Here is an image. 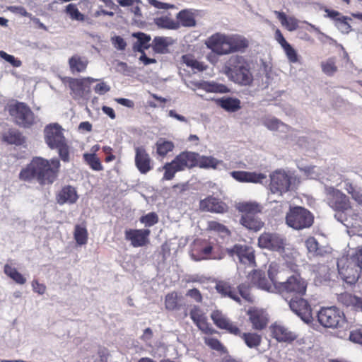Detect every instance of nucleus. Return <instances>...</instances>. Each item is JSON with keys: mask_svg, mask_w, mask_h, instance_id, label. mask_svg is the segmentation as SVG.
<instances>
[{"mask_svg": "<svg viewBox=\"0 0 362 362\" xmlns=\"http://www.w3.org/2000/svg\"><path fill=\"white\" fill-rule=\"evenodd\" d=\"M139 221L146 227H151L158 222V216L155 212H151L145 216H142Z\"/></svg>", "mask_w": 362, "mask_h": 362, "instance_id": "5fc2aeb1", "label": "nucleus"}, {"mask_svg": "<svg viewBox=\"0 0 362 362\" xmlns=\"http://www.w3.org/2000/svg\"><path fill=\"white\" fill-rule=\"evenodd\" d=\"M88 61L84 57L75 54L69 59V65L72 73L83 72L86 69Z\"/></svg>", "mask_w": 362, "mask_h": 362, "instance_id": "c756f323", "label": "nucleus"}, {"mask_svg": "<svg viewBox=\"0 0 362 362\" xmlns=\"http://www.w3.org/2000/svg\"><path fill=\"white\" fill-rule=\"evenodd\" d=\"M209 228L213 230L218 231L221 233H228V230L226 228V227L216 221H211L209 223Z\"/></svg>", "mask_w": 362, "mask_h": 362, "instance_id": "338daca9", "label": "nucleus"}, {"mask_svg": "<svg viewBox=\"0 0 362 362\" xmlns=\"http://www.w3.org/2000/svg\"><path fill=\"white\" fill-rule=\"evenodd\" d=\"M199 206L202 211L214 213H223L227 211V206L225 203L212 197L202 200Z\"/></svg>", "mask_w": 362, "mask_h": 362, "instance_id": "b1692460", "label": "nucleus"}, {"mask_svg": "<svg viewBox=\"0 0 362 362\" xmlns=\"http://www.w3.org/2000/svg\"><path fill=\"white\" fill-rule=\"evenodd\" d=\"M141 4H133L134 6H129V11L134 14L135 21H140L142 18V13L140 5Z\"/></svg>", "mask_w": 362, "mask_h": 362, "instance_id": "69168bd1", "label": "nucleus"}, {"mask_svg": "<svg viewBox=\"0 0 362 362\" xmlns=\"http://www.w3.org/2000/svg\"><path fill=\"white\" fill-rule=\"evenodd\" d=\"M189 315L198 328L205 333L211 334L214 331L206 322V317L204 312L196 305H194L189 313Z\"/></svg>", "mask_w": 362, "mask_h": 362, "instance_id": "5701e85b", "label": "nucleus"}, {"mask_svg": "<svg viewBox=\"0 0 362 362\" xmlns=\"http://www.w3.org/2000/svg\"><path fill=\"white\" fill-rule=\"evenodd\" d=\"M199 154L191 151H183L176 156L171 162H168L162 167L164 170L163 180H171L177 172L191 169L197 164Z\"/></svg>", "mask_w": 362, "mask_h": 362, "instance_id": "7ed1b4c3", "label": "nucleus"}, {"mask_svg": "<svg viewBox=\"0 0 362 362\" xmlns=\"http://www.w3.org/2000/svg\"><path fill=\"white\" fill-rule=\"evenodd\" d=\"M248 46V41L245 37L232 35H230V54L243 51Z\"/></svg>", "mask_w": 362, "mask_h": 362, "instance_id": "473e14b6", "label": "nucleus"}, {"mask_svg": "<svg viewBox=\"0 0 362 362\" xmlns=\"http://www.w3.org/2000/svg\"><path fill=\"white\" fill-rule=\"evenodd\" d=\"M261 124L269 131H280L286 132L288 130V126L284 124L278 118L271 115H266L261 117Z\"/></svg>", "mask_w": 362, "mask_h": 362, "instance_id": "393cba45", "label": "nucleus"}, {"mask_svg": "<svg viewBox=\"0 0 362 362\" xmlns=\"http://www.w3.org/2000/svg\"><path fill=\"white\" fill-rule=\"evenodd\" d=\"M221 163V160H218L212 156H200L199 155L197 165L201 168H211L215 169Z\"/></svg>", "mask_w": 362, "mask_h": 362, "instance_id": "37998d69", "label": "nucleus"}, {"mask_svg": "<svg viewBox=\"0 0 362 362\" xmlns=\"http://www.w3.org/2000/svg\"><path fill=\"white\" fill-rule=\"evenodd\" d=\"M346 17L339 18L337 19L336 26L344 33H348L351 30V25L347 23Z\"/></svg>", "mask_w": 362, "mask_h": 362, "instance_id": "0e129e2a", "label": "nucleus"}, {"mask_svg": "<svg viewBox=\"0 0 362 362\" xmlns=\"http://www.w3.org/2000/svg\"><path fill=\"white\" fill-rule=\"evenodd\" d=\"M320 66L322 72L328 76H332L338 71L337 59L335 57H329L322 61Z\"/></svg>", "mask_w": 362, "mask_h": 362, "instance_id": "ea45409f", "label": "nucleus"}, {"mask_svg": "<svg viewBox=\"0 0 362 362\" xmlns=\"http://www.w3.org/2000/svg\"><path fill=\"white\" fill-rule=\"evenodd\" d=\"M325 193L328 205L337 211L335 218L346 226L349 224L346 222L347 218L344 213L351 209L349 198L341 191L333 187H325Z\"/></svg>", "mask_w": 362, "mask_h": 362, "instance_id": "39448f33", "label": "nucleus"}, {"mask_svg": "<svg viewBox=\"0 0 362 362\" xmlns=\"http://www.w3.org/2000/svg\"><path fill=\"white\" fill-rule=\"evenodd\" d=\"M226 251L230 257H237L241 263L250 266L255 265V254L252 247L236 244L230 248H227Z\"/></svg>", "mask_w": 362, "mask_h": 362, "instance_id": "ddd939ff", "label": "nucleus"}, {"mask_svg": "<svg viewBox=\"0 0 362 362\" xmlns=\"http://www.w3.org/2000/svg\"><path fill=\"white\" fill-rule=\"evenodd\" d=\"M206 47L218 55L230 54V35L216 33L206 42Z\"/></svg>", "mask_w": 362, "mask_h": 362, "instance_id": "9d476101", "label": "nucleus"}, {"mask_svg": "<svg viewBox=\"0 0 362 362\" xmlns=\"http://www.w3.org/2000/svg\"><path fill=\"white\" fill-rule=\"evenodd\" d=\"M337 267L339 275L347 284L356 282L362 273V247L357 248L346 262L344 259L339 260Z\"/></svg>", "mask_w": 362, "mask_h": 362, "instance_id": "20e7f679", "label": "nucleus"}, {"mask_svg": "<svg viewBox=\"0 0 362 362\" xmlns=\"http://www.w3.org/2000/svg\"><path fill=\"white\" fill-rule=\"evenodd\" d=\"M62 131L58 124H49L45 128V140L51 149H54L56 146L66 141Z\"/></svg>", "mask_w": 362, "mask_h": 362, "instance_id": "4468645a", "label": "nucleus"}, {"mask_svg": "<svg viewBox=\"0 0 362 362\" xmlns=\"http://www.w3.org/2000/svg\"><path fill=\"white\" fill-rule=\"evenodd\" d=\"M78 198L76 189L70 185L64 187L57 195V203L60 205L74 204Z\"/></svg>", "mask_w": 362, "mask_h": 362, "instance_id": "a878e982", "label": "nucleus"}, {"mask_svg": "<svg viewBox=\"0 0 362 362\" xmlns=\"http://www.w3.org/2000/svg\"><path fill=\"white\" fill-rule=\"evenodd\" d=\"M155 24L162 28L176 30L179 28L180 23L168 16H161L154 19Z\"/></svg>", "mask_w": 362, "mask_h": 362, "instance_id": "79ce46f5", "label": "nucleus"}, {"mask_svg": "<svg viewBox=\"0 0 362 362\" xmlns=\"http://www.w3.org/2000/svg\"><path fill=\"white\" fill-rule=\"evenodd\" d=\"M66 13L69 16L72 20L78 21H83L85 16L78 9L76 4H69L66 7Z\"/></svg>", "mask_w": 362, "mask_h": 362, "instance_id": "3c124183", "label": "nucleus"}, {"mask_svg": "<svg viewBox=\"0 0 362 362\" xmlns=\"http://www.w3.org/2000/svg\"><path fill=\"white\" fill-rule=\"evenodd\" d=\"M187 86L192 90H195L196 88L204 90L207 92H214V93H227L229 91L228 88L221 83H218L216 82H208V81H200V82H193L190 81L189 83H185Z\"/></svg>", "mask_w": 362, "mask_h": 362, "instance_id": "412c9836", "label": "nucleus"}, {"mask_svg": "<svg viewBox=\"0 0 362 362\" xmlns=\"http://www.w3.org/2000/svg\"><path fill=\"white\" fill-rule=\"evenodd\" d=\"M240 223L246 228L255 231L260 230L264 225L257 215H242Z\"/></svg>", "mask_w": 362, "mask_h": 362, "instance_id": "c85d7f7f", "label": "nucleus"}, {"mask_svg": "<svg viewBox=\"0 0 362 362\" xmlns=\"http://www.w3.org/2000/svg\"><path fill=\"white\" fill-rule=\"evenodd\" d=\"M299 168L310 179H317L319 177L318 169L315 166H304L299 167Z\"/></svg>", "mask_w": 362, "mask_h": 362, "instance_id": "052dcab7", "label": "nucleus"}, {"mask_svg": "<svg viewBox=\"0 0 362 362\" xmlns=\"http://www.w3.org/2000/svg\"><path fill=\"white\" fill-rule=\"evenodd\" d=\"M274 14L280 21L282 26L285 27L288 31H294L298 28V21L295 17H287L285 13L277 11H274Z\"/></svg>", "mask_w": 362, "mask_h": 362, "instance_id": "2f4dec72", "label": "nucleus"}, {"mask_svg": "<svg viewBox=\"0 0 362 362\" xmlns=\"http://www.w3.org/2000/svg\"><path fill=\"white\" fill-rule=\"evenodd\" d=\"M4 272L16 284L23 285L26 282V279L21 273H19L16 268L12 267L8 264H5Z\"/></svg>", "mask_w": 362, "mask_h": 362, "instance_id": "a18cd8bd", "label": "nucleus"}, {"mask_svg": "<svg viewBox=\"0 0 362 362\" xmlns=\"http://www.w3.org/2000/svg\"><path fill=\"white\" fill-rule=\"evenodd\" d=\"M230 175L240 182L262 183L266 179V175L248 171H232Z\"/></svg>", "mask_w": 362, "mask_h": 362, "instance_id": "4be33fe9", "label": "nucleus"}, {"mask_svg": "<svg viewBox=\"0 0 362 362\" xmlns=\"http://www.w3.org/2000/svg\"><path fill=\"white\" fill-rule=\"evenodd\" d=\"M279 264L275 262H272L269 265L268 269V275L271 281L274 284L275 288L278 289V286L279 285L280 281H279V278L276 277L279 272Z\"/></svg>", "mask_w": 362, "mask_h": 362, "instance_id": "09e8293b", "label": "nucleus"}, {"mask_svg": "<svg viewBox=\"0 0 362 362\" xmlns=\"http://www.w3.org/2000/svg\"><path fill=\"white\" fill-rule=\"evenodd\" d=\"M132 35L137 39V42L133 46L134 51L143 52L144 49H147L149 47L148 43L151 40L149 35L140 32L133 33Z\"/></svg>", "mask_w": 362, "mask_h": 362, "instance_id": "e433bc0d", "label": "nucleus"}, {"mask_svg": "<svg viewBox=\"0 0 362 362\" xmlns=\"http://www.w3.org/2000/svg\"><path fill=\"white\" fill-rule=\"evenodd\" d=\"M149 234L148 229H129L125 231V238L131 241L133 247H142L148 243Z\"/></svg>", "mask_w": 362, "mask_h": 362, "instance_id": "6ab92c4d", "label": "nucleus"}, {"mask_svg": "<svg viewBox=\"0 0 362 362\" xmlns=\"http://www.w3.org/2000/svg\"><path fill=\"white\" fill-rule=\"evenodd\" d=\"M135 151V165L141 174H146L153 169V160L144 146H136Z\"/></svg>", "mask_w": 362, "mask_h": 362, "instance_id": "f3484780", "label": "nucleus"}, {"mask_svg": "<svg viewBox=\"0 0 362 362\" xmlns=\"http://www.w3.org/2000/svg\"><path fill=\"white\" fill-rule=\"evenodd\" d=\"M181 62L185 64L187 67L191 68L194 72L202 71L206 69V66L203 62L197 61L192 54L182 55Z\"/></svg>", "mask_w": 362, "mask_h": 362, "instance_id": "72a5a7b5", "label": "nucleus"}, {"mask_svg": "<svg viewBox=\"0 0 362 362\" xmlns=\"http://www.w3.org/2000/svg\"><path fill=\"white\" fill-rule=\"evenodd\" d=\"M211 317L214 324L221 329L226 327V324L229 320L221 312L218 310L214 311L211 315Z\"/></svg>", "mask_w": 362, "mask_h": 362, "instance_id": "864d4df0", "label": "nucleus"}, {"mask_svg": "<svg viewBox=\"0 0 362 362\" xmlns=\"http://www.w3.org/2000/svg\"><path fill=\"white\" fill-rule=\"evenodd\" d=\"M240 337L243 339L245 344L250 349L257 348L262 341L261 335L257 333H242Z\"/></svg>", "mask_w": 362, "mask_h": 362, "instance_id": "a19ab883", "label": "nucleus"}, {"mask_svg": "<svg viewBox=\"0 0 362 362\" xmlns=\"http://www.w3.org/2000/svg\"><path fill=\"white\" fill-rule=\"evenodd\" d=\"M153 49L157 53L163 54L168 52V47L173 44V40L167 37H156L153 41Z\"/></svg>", "mask_w": 362, "mask_h": 362, "instance_id": "58836bf2", "label": "nucleus"}, {"mask_svg": "<svg viewBox=\"0 0 362 362\" xmlns=\"http://www.w3.org/2000/svg\"><path fill=\"white\" fill-rule=\"evenodd\" d=\"M307 282L299 275L290 276L286 281L279 283V291L287 300L288 298L303 296L305 294Z\"/></svg>", "mask_w": 362, "mask_h": 362, "instance_id": "1a4fd4ad", "label": "nucleus"}, {"mask_svg": "<svg viewBox=\"0 0 362 362\" xmlns=\"http://www.w3.org/2000/svg\"><path fill=\"white\" fill-rule=\"evenodd\" d=\"M69 88L74 95V99H78L84 96V82L82 79L71 78L69 83Z\"/></svg>", "mask_w": 362, "mask_h": 362, "instance_id": "c9c22d12", "label": "nucleus"}, {"mask_svg": "<svg viewBox=\"0 0 362 362\" xmlns=\"http://www.w3.org/2000/svg\"><path fill=\"white\" fill-rule=\"evenodd\" d=\"M74 238L77 244L82 245L87 243L88 232L86 228L81 226H76L74 230Z\"/></svg>", "mask_w": 362, "mask_h": 362, "instance_id": "8fccbe9b", "label": "nucleus"}, {"mask_svg": "<svg viewBox=\"0 0 362 362\" xmlns=\"http://www.w3.org/2000/svg\"><path fill=\"white\" fill-rule=\"evenodd\" d=\"M237 209L243 215H257L262 211V206L256 202H241L237 205Z\"/></svg>", "mask_w": 362, "mask_h": 362, "instance_id": "f704fd0d", "label": "nucleus"}, {"mask_svg": "<svg viewBox=\"0 0 362 362\" xmlns=\"http://www.w3.org/2000/svg\"><path fill=\"white\" fill-rule=\"evenodd\" d=\"M177 19L182 25L185 27H192L196 24V21L192 13L187 11H181L177 13Z\"/></svg>", "mask_w": 362, "mask_h": 362, "instance_id": "de8ad7c7", "label": "nucleus"}, {"mask_svg": "<svg viewBox=\"0 0 362 362\" xmlns=\"http://www.w3.org/2000/svg\"><path fill=\"white\" fill-rule=\"evenodd\" d=\"M8 111L14 122L21 127L30 128L39 120L30 108L23 103L10 104Z\"/></svg>", "mask_w": 362, "mask_h": 362, "instance_id": "423d86ee", "label": "nucleus"}, {"mask_svg": "<svg viewBox=\"0 0 362 362\" xmlns=\"http://www.w3.org/2000/svg\"><path fill=\"white\" fill-rule=\"evenodd\" d=\"M205 343L214 350L222 351L224 349V347L217 339L213 337H206Z\"/></svg>", "mask_w": 362, "mask_h": 362, "instance_id": "e2e57ef3", "label": "nucleus"}, {"mask_svg": "<svg viewBox=\"0 0 362 362\" xmlns=\"http://www.w3.org/2000/svg\"><path fill=\"white\" fill-rule=\"evenodd\" d=\"M238 293L247 302L252 301V296L249 291V286L243 284L238 286Z\"/></svg>", "mask_w": 362, "mask_h": 362, "instance_id": "680f3d73", "label": "nucleus"}, {"mask_svg": "<svg viewBox=\"0 0 362 362\" xmlns=\"http://www.w3.org/2000/svg\"><path fill=\"white\" fill-rule=\"evenodd\" d=\"M247 315L254 329L262 330L267 327L268 317L263 310L251 308L247 311Z\"/></svg>", "mask_w": 362, "mask_h": 362, "instance_id": "a211bd4d", "label": "nucleus"}, {"mask_svg": "<svg viewBox=\"0 0 362 362\" xmlns=\"http://www.w3.org/2000/svg\"><path fill=\"white\" fill-rule=\"evenodd\" d=\"M54 149L58 150L59 156L62 161H69V148L66 141L56 146Z\"/></svg>", "mask_w": 362, "mask_h": 362, "instance_id": "4d7b16f0", "label": "nucleus"}, {"mask_svg": "<svg viewBox=\"0 0 362 362\" xmlns=\"http://www.w3.org/2000/svg\"><path fill=\"white\" fill-rule=\"evenodd\" d=\"M224 73L231 81L241 86H251L253 82L250 64L241 56H232L225 66Z\"/></svg>", "mask_w": 362, "mask_h": 362, "instance_id": "f03ea898", "label": "nucleus"}, {"mask_svg": "<svg viewBox=\"0 0 362 362\" xmlns=\"http://www.w3.org/2000/svg\"><path fill=\"white\" fill-rule=\"evenodd\" d=\"M156 154L164 158L167 154L173 151L175 145L173 142L165 138H159L155 144Z\"/></svg>", "mask_w": 362, "mask_h": 362, "instance_id": "7c9ffc66", "label": "nucleus"}, {"mask_svg": "<svg viewBox=\"0 0 362 362\" xmlns=\"http://www.w3.org/2000/svg\"><path fill=\"white\" fill-rule=\"evenodd\" d=\"M305 244L308 253L313 257H322L329 252L328 247L320 246L317 240L313 237L308 238Z\"/></svg>", "mask_w": 362, "mask_h": 362, "instance_id": "bb28decb", "label": "nucleus"}, {"mask_svg": "<svg viewBox=\"0 0 362 362\" xmlns=\"http://www.w3.org/2000/svg\"><path fill=\"white\" fill-rule=\"evenodd\" d=\"M60 168L58 158L47 160L42 157L33 158L26 168L19 174L21 180L30 181L36 179L42 185H51L57 179Z\"/></svg>", "mask_w": 362, "mask_h": 362, "instance_id": "f257e3e1", "label": "nucleus"}, {"mask_svg": "<svg viewBox=\"0 0 362 362\" xmlns=\"http://www.w3.org/2000/svg\"><path fill=\"white\" fill-rule=\"evenodd\" d=\"M83 158L90 167L96 171L103 170V166L99 158L94 153H85Z\"/></svg>", "mask_w": 362, "mask_h": 362, "instance_id": "603ef678", "label": "nucleus"}, {"mask_svg": "<svg viewBox=\"0 0 362 362\" xmlns=\"http://www.w3.org/2000/svg\"><path fill=\"white\" fill-rule=\"evenodd\" d=\"M272 337L279 342L290 344L298 338V334L281 323L275 322L270 327Z\"/></svg>", "mask_w": 362, "mask_h": 362, "instance_id": "dca6fc26", "label": "nucleus"}, {"mask_svg": "<svg viewBox=\"0 0 362 362\" xmlns=\"http://www.w3.org/2000/svg\"><path fill=\"white\" fill-rule=\"evenodd\" d=\"M247 280L252 285L267 291L272 292L276 288L271 280L267 279L260 271L253 270L249 273Z\"/></svg>", "mask_w": 362, "mask_h": 362, "instance_id": "aec40b11", "label": "nucleus"}, {"mask_svg": "<svg viewBox=\"0 0 362 362\" xmlns=\"http://www.w3.org/2000/svg\"><path fill=\"white\" fill-rule=\"evenodd\" d=\"M220 106L228 112H235L240 108V101L237 98H226L219 100Z\"/></svg>", "mask_w": 362, "mask_h": 362, "instance_id": "c03bdc74", "label": "nucleus"}, {"mask_svg": "<svg viewBox=\"0 0 362 362\" xmlns=\"http://www.w3.org/2000/svg\"><path fill=\"white\" fill-rule=\"evenodd\" d=\"M3 140L10 144L21 145L24 138L18 130L11 129L4 134Z\"/></svg>", "mask_w": 362, "mask_h": 362, "instance_id": "4c0bfd02", "label": "nucleus"}, {"mask_svg": "<svg viewBox=\"0 0 362 362\" xmlns=\"http://www.w3.org/2000/svg\"><path fill=\"white\" fill-rule=\"evenodd\" d=\"M314 221L313 214L301 206L291 207L286 215V223L294 230L310 228Z\"/></svg>", "mask_w": 362, "mask_h": 362, "instance_id": "0eeeda50", "label": "nucleus"}, {"mask_svg": "<svg viewBox=\"0 0 362 362\" xmlns=\"http://www.w3.org/2000/svg\"><path fill=\"white\" fill-rule=\"evenodd\" d=\"M320 324L327 328H338L348 327L344 314L336 307L322 308L317 313Z\"/></svg>", "mask_w": 362, "mask_h": 362, "instance_id": "6e6552de", "label": "nucleus"}, {"mask_svg": "<svg viewBox=\"0 0 362 362\" xmlns=\"http://www.w3.org/2000/svg\"><path fill=\"white\" fill-rule=\"evenodd\" d=\"M350 341L362 344V329L351 332L349 334Z\"/></svg>", "mask_w": 362, "mask_h": 362, "instance_id": "774afa93", "label": "nucleus"}, {"mask_svg": "<svg viewBox=\"0 0 362 362\" xmlns=\"http://www.w3.org/2000/svg\"><path fill=\"white\" fill-rule=\"evenodd\" d=\"M338 300L339 302L347 307L360 306L362 303L360 298L348 293H341L339 296Z\"/></svg>", "mask_w": 362, "mask_h": 362, "instance_id": "49530a36", "label": "nucleus"}, {"mask_svg": "<svg viewBox=\"0 0 362 362\" xmlns=\"http://www.w3.org/2000/svg\"><path fill=\"white\" fill-rule=\"evenodd\" d=\"M258 245L262 248L282 252L284 250L285 239L277 233H264L259 237Z\"/></svg>", "mask_w": 362, "mask_h": 362, "instance_id": "9b49d317", "label": "nucleus"}, {"mask_svg": "<svg viewBox=\"0 0 362 362\" xmlns=\"http://www.w3.org/2000/svg\"><path fill=\"white\" fill-rule=\"evenodd\" d=\"M291 310L296 313L305 322L311 320V308L308 303L302 296L292 297L288 301Z\"/></svg>", "mask_w": 362, "mask_h": 362, "instance_id": "2eb2a0df", "label": "nucleus"}, {"mask_svg": "<svg viewBox=\"0 0 362 362\" xmlns=\"http://www.w3.org/2000/svg\"><path fill=\"white\" fill-rule=\"evenodd\" d=\"M0 57L10 63L14 67H20L22 65L21 60L13 55L7 54L4 51H0Z\"/></svg>", "mask_w": 362, "mask_h": 362, "instance_id": "bf43d9fd", "label": "nucleus"}, {"mask_svg": "<svg viewBox=\"0 0 362 362\" xmlns=\"http://www.w3.org/2000/svg\"><path fill=\"white\" fill-rule=\"evenodd\" d=\"M216 289L223 297H228L240 303V298L230 284L225 281H219L216 284Z\"/></svg>", "mask_w": 362, "mask_h": 362, "instance_id": "cd10ccee", "label": "nucleus"}, {"mask_svg": "<svg viewBox=\"0 0 362 362\" xmlns=\"http://www.w3.org/2000/svg\"><path fill=\"white\" fill-rule=\"evenodd\" d=\"M291 185V177L284 171L276 170L271 175L270 190L273 194H279L288 191Z\"/></svg>", "mask_w": 362, "mask_h": 362, "instance_id": "f8f14e48", "label": "nucleus"}, {"mask_svg": "<svg viewBox=\"0 0 362 362\" xmlns=\"http://www.w3.org/2000/svg\"><path fill=\"white\" fill-rule=\"evenodd\" d=\"M165 308L169 310H173L177 308V295L176 293H168L165 300Z\"/></svg>", "mask_w": 362, "mask_h": 362, "instance_id": "6e6d98bb", "label": "nucleus"}, {"mask_svg": "<svg viewBox=\"0 0 362 362\" xmlns=\"http://www.w3.org/2000/svg\"><path fill=\"white\" fill-rule=\"evenodd\" d=\"M285 54L291 63H296L298 61V56L296 51L288 44L284 48Z\"/></svg>", "mask_w": 362, "mask_h": 362, "instance_id": "13d9d810", "label": "nucleus"}]
</instances>
